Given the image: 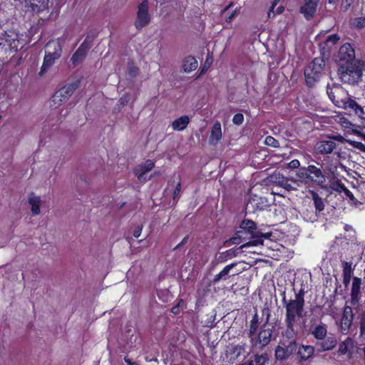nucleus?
I'll return each mask as SVG.
<instances>
[{
  "label": "nucleus",
  "mask_w": 365,
  "mask_h": 365,
  "mask_svg": "<svg viewBox=\"0 0 365 365\" xmlns=\"http://www.w3.org/2000/svg\"><path fill=\"white\" fill-rule=\"evenodd\" d=\"M223 255H226V257H229V259H231L237 256V251L235 249H230L223 252Z\"/></svg>",
  "instance_id": "50"
},
{
  "label": "nucleus",
  "mask_w": 365,
  "mask_h": 365,
  "mask_svg": "<svg viewBox=\"0 0 365 365\" xmlns=\"http://www.w3.org/2000/svg\"><path fill=\"white\" fill-rule=\"evenodd\" d=\"M297 330L294 329L293 333H288V328H286V330L282 334V339H280L278 345L275 348V357L277 360H287L291 355H292L297 351Z\"/></svg>",
  "instance_id": "7"
},
{
  "label": "nucleus",
  "mask_w": 365,
  "mask_h": 365,
  "mask_svg": "<svg viewBox=\"0 0 365 365\" xmlns=\"http://www.w3.org/2000/svg\"><path fill=\"white\" fill-rule=\"evenodd\" d=\"M46 47L48 51L45 53L43 64L38 73L40 76L46 73L55 63L56 61L61 58L63 51L59 38L57 41H49L46 44Z\"/></svg>",
  "instance_id": "8"
},
{
  "label": "nucleus",
  "mask_w": 365,
  "mask_h": 365,
  "mask_svg": "<svg viewBox=\"0 0 365 365\" xmlns=\"http://www.w3.org/2000/svg\"><path fill=\"white\" fill-rule=\"evenodd\" d=\"M309 332L316 339L315 346L319 351H331L336 347V338L331 333L327 334V326L325 324L321 322L316 326H312Z\"/></svg>",
  "instance_id": "6"
},
{
  "label": "nucleus",
  "mask_w": 365,
  "mask_h": 365,
  "mask_svg": "<svg viewBox=\"0 0 365 365\" xmlns=\"http://www.w3.org/2000/svg\"><path fill=\"white\" fill-rule=\"evenodd\" d=\"M20 36L19 31L14 29H0V57L13 56L25 46Z\"/></svg>",
  "instance_id": "3"
},
{
  "label": "nucleus",
  "mask_w": 365,
  "mask_h": 365,
  "mask_svg": "<svg viewBox=\"0 0 365 365\" xmlns=\"http://www.w3.org/2000/svg\"><path fill=\"white\" fill-rule=\"evenodd\" d=\"M311 160L315 162L317 165H308L297 170L295 174L297 181L307 186L316 185L327 188V178L332 177L337 169L333 158L325 156L321 162L315 161L312 158Z\"/></svg>",
  "instance_id": "1"
},
{
  "label": "nucleus",
  "mask_w": 365,
  "mask_h": 365,
  "mask_svg": "<svg viewBox=\"0 0 365 365\" xmlns=\"http://www.w3.org/2000/svg\"><path fill=\"white\" fill-rule=\"evenodd\" d=\"M335 140L344 142V138L341 135L329 136L327 139H322L317 142L314 145L315 151L317 154L323 155L324 157L329 156L330 154H340V149H338Z\"/></svg>",
  "instance_id": "10"
},
{
  "label": "nucleus",
  "mask_w": 365,
  "mask_h": 365,
  "mask_svg": "<svg viewBox=\"0 0 365 365\" xmlns=\"http://www.w3.org/2000/svg\"><path fill=\"white\" fill-rule=\"evenodd\" d=\"M258 232L256 223L250 220L245 219L240 225V230L237 232V237L231 239L232 243L237 244L239 239L242 237L243 235H250L251 240H254Z\"/></svg>",
  "instance_id": "14"
},
{
  "label": "nucleus",
  "mask_w": 365,
  "mask_h": 365,
  "mask_svg": "<svg viewBox=\"0 0 365 365\" xmlns=\"http://www.w3.org/2000/svg\"><path fill=\"white\" fill-rule=\"evenodd\" d=\"M360 333L361 335H365V312L362 313L360 318Z\"/></svg>",
  "instance_id": "48"
},
{
  "label": "nucleus",
  "mask_w": 365,
  "mask_h": 365,
  "mask_svg": "<svg viewBox=\"0 0 365 365\" xmlns=\"http://www.w3.org/2000/svg\"><path fill=\"white\" fill-rule=\"evenodd\" d=\"M198 66L197 61L194 56H187L182 60V69L185 73H190L195 71Z\"/></svg>",
  "instance_id": "29"
},
{
  "label": "nucleus",
  "mask_w": 365,
  "mask_h": 365,
  "mask_svg": "<svg viewBox=\"0 0 365 365\" xmlns=\"http://www.w3.org/2000/svg\"><path fill=\"white\" fill-rule=\"evenodd\" d=\"M350 144L354 148H356L358 150H359L360 151L363 152L365 153V143H361V142H359V141H351L350 142Z\"/></svg>",
  "instance_id": "45"
},
{
  "label": "nucleus",
  "mask_w": 365,
  "mask_h": 365,
  "mask_svg": "<svg viewBox=\"0 0 365 365\" xmlns=\"http://www.w3.org/2000/svg\"><path fill=\"white\" fill-rule=\"evenodd\" d=\"M240 8H236L228 16L226 17L225 21L230 23L235 16L240 12Z\"/></svg>",
  "instance_id": "49"
},
{
  "label": "nucleus",
  "mask_w": 365,
  "mask_h": 365,
  "mask_svg": "<svg viewBox=\"0 0 365 365\" xmlns=\"http://www.w3.org/2000/svg\"><path fill=\"white\" fill-rule=\"evenodd\" d=\"M264 143L267 145L274 148H279L280 146L279 142L271 135L266 137Z\"/></svg>",
  "instance_id": "41"
},
{
  "label": "nucleus",
  "mask_w": 365,
  "mask_h": 365,
  "mask_svg": "<svg viewBox=\"0 0 365 365\" xmlns=\"http://www.w3.org/2000/svg\"><path fill=\"white\" fill-rule=\"evenodd\" d=\"M139 73V68L133 61H129L128 63V75L131 78H135Z\"/></svg>",
  "instance_id": "38"
},
{
  "label": "nucleus",
  "mask_w": 365,
  "mask_h": 365,
  "mask_svg": "<svg viewBox=\"0 0 365 365\" xmlns=\"http://www.w3.org/2000/svg\"><path fill=\"white\" fill-rule=\"evenodd\" d=\"M151 21V15L149 13L148 0H143L138 6L136 18L134 21L135 29L140 31Z\"/></svg>",
  "instance_id": "12"
},
{
  "label": "nucleus",
  "mask_w": 365,
  "mask_h": 365,
  "mask_svg": "<svg viewBox=\"0 0 365 365\" xmlns=\"http://www.w3.org/2000/svg\"><path fill=\"white\" fill-rule=\"evenodd\" d=\"M350 24L352 27L361 30L365 28V16L354 18L351 20Z\"/></svg>",
  "instance_id": "36"
},
{
  "label": "nucleus",
  "mask_w": 365,
  "mask_h": 365,
  "mask_svg": "<svg viewBox=\"0 0 365 365\" xmlns=\"http://www.w3.org/2000/svg\"><path fill=\"white\" fill-rule=\"evenodd\" d=\"M362 280L360 277H354L352 279V284L351 289V303L352 305H356L359 303L361 296V286Z\"/></svg>",
  "instance_id": "18"
},
{
  "label": "nucleus",
  "mask_w": 365,
  "mask_h": 365,
  "mask_svg": "<svg viewBox=\"0 0 365 365\" xmlns=\"http://www.w3.org/2000/svg\"><path fill=\"white\" fill-rule=\"evenodd\" d=\"M229 257H226V255H223V253H222L221 255L219 257V262H224L227 261Z\"/></svg>",
  "instance_id": "58"
},
{
  "label": "nucleus",
  "mask_w": 365,
  "mask_h": 365,
  "mask_svg": "<svg viewBox=\"0 0 365 365\" xmlns=\"http://www.w3.org/2000/svg\"><path fill=\"white\" fill-rule=\"evenodd\" d=\"M189 239V236L188 235H186L182 240L181 242L177 245L175 247H174V250H176L178 249H179L181 246L184 245L185 244H186L187 242V240Z\"/></svg>",
  "instance_id": "54"
},
{
  "label": "nucleus",
  "mask_w": 365,
  "mask_h": 365,
  "mask_svg": "<svg viewBox=\"0 0 365 365\" xmlns=\"http://www.w3.org/2000/svg\"><path fill=\"white\" fill-rule=\"evenodd\" d=\"M344 230L348 232V231H354L353 230V228L351 225H344Z\"/></svg>",
  "instance_id": "60"
},
{
  "label": "nucleus",
  "mask_w": 365,
  "mask_h": 365,
  "mask_svg": "<svg viewBox=\"0 0 365 365\" xmlns=\"http://www.w3.org/2000/svg\"><path fill=\"white\" fill-rule=\"evenodd\" d=\"M272 235V232L262 233L258 231L254 240H250L249 242L243 244L240 248H244L251 246H258L263 245L264 239H269Z\"/></svg>",
  "instance_id": "22"
},
{
  "label": "nucleus",
  "mask_w": 365,
  "mask_h": 365,
  "mask_svg": "<svg viewBox=\"0 0 365 365\" xmlns=\"http://www.w3.org/2000/svg\"><path fill=\"white\" fill-rule=\"evenodd\" d=\"M240 365H255L254 364V361H247L245 363H243L242 364H240Z\"/></svg>",
  "instance_id": "64"
},
{
  "label": "nucleus",
  "mask_w": 365,
  "mask_h": 365,
  "mask_svg": "<svg viewBox=\"0 0 365 365\" xmlns=\"http://www.w3.org/2000/svg\"><path fill=\"white\" fill-rule=\"evenodd\" d=\"M281 297H282V304L284 306L286 303H287V302L289 300V299H287L286 298V292H285V291H284V292H282L281 293Z\"/></svg>",
  "instance_id": "56"
},
{
  "label": "nucleus",
  "mask_w": 365,
  "mask_h": 365,
  "mask_svg": "<svg viewBox=\"0 0 365 365\" xmlns=\"http://www.w3.org/2000/svg\"><path fill=\"white\" fill-rule=\"evenodd\" d=\"M339 41V36L336 34H331L328 36L324 41L327 46H331L336 44Z\"/></svg>",
  "instance_id": "40"
},
{
  "label": "nucleus",
  "mask_w": 365,
  "mask_h": 365,
  "mask_svg": "<svg viewBox=\"0 0 365 365\" xmlns=\"http://www.w3.org/2000/svg\"><path fill=\"white\" fill-rule=\"evenodd\" d=\"M354 341L351 337H347L339 344L338 352L339 354H348L350 358L355 349Z\"/></svg>",
  "instance_id": "20"
},
{
  "label": "nucleus",
  "mask_w": 365,
  "mask_h": 365,
  "mask_svg": "<svg viewBox=\"0 0 365 365\" xmlns=\"http://www.w3.org/2000/svg\"><path fill=\"white\" fill-rule=\"evenodd\" d=\"M80 82L76 81L75 82L68 83L63 86L57 91L55 92L52 96V101L54 104L61 105V103L66 101L73 92L78 88Z\"/></svg>",
  "instance_id": "13"
},
{
  "label": "nucleus",
  "mask_w": 365,
  "mask_h": 365,
  "mask_svg": "<svg viewBox=\"0 0 365 365\" xmlns=\"http://www.w3.org/2000/svg\"><path fill=\"white\" fill-rule=\"evenodd\" d=\"M304 292L300 289L298 293H295L294 299H289L284 307L285 308L284 322L286 328H288V333H293L294 326L297 319L302 317L304 307Z\"/></svg>",
  "instance_id": "4"
},
{
  "label": "nucleus",
  "mask_w": 365,
  "mask_h": 365,
  "mask_svg": "<svg viewBox=\"0 0 365 365\" xmlns=\"http://www.w3.org/2000/svg\"><path fill=\"white\" fill-rule=\"evenodd\" d=\"M229 257H226V255H223V253H222L221 255L219 257V262H224L227 261Z\"/></svg>",
  "instance_id": "59"
},
{
  "label": "nucleus",
  "mask_w": 365,
  "mask_h": 365,
  "mask_svg": "<svg viewBox=\"0 0 365 365\" xmlns=\"http://www.w3.org/2000/svg\"><path fill=\"white\" fill-rule=\"evenodd\" d=\"M190 118L187 115H182L176 118L172 123V127L174 130L181 131L185 130L190 123Z\"/></svg>",
  "instance_id": "30"
},
{
  "label": "nucleus",
  "mask_w": 365,
  "mask_h": 365,
  "mask_svg": "<svg viewBox=\"0 0 365 365\" xmlns=\"http://www.w3.org/2000/svg\"><path fill=\"white\" fill-rule=\"evenodd\" d=\"M269 205L270 203L267 197L252 194L248 199L246 210H249L250 212L264 210L267 207H269Z\"/></svg>",
  "instance_id": "15"
},
{
  "label": "nucleus",
  "mask_w": 365,
  "mask_h": 365,
  "mask_svg": "<svg viewBox=\"0 0 365 365\" xmlns=\"http://www.w3.org/2000/svg\"><path fill=\"white\" fill-rule=\"evenodd\" d=\"M48 0H28L26 6L34 13L43 11L48 7Z\"/></svg>",
  "instance_id": "24"
},
{
  "label": "nucleus",
  "mask_w": 365,
  "mask_h": 365,
  "mask_svg": "<svg viewBox=\"0 0 365 365\" xmlns=\"http://www.w3.org/2000/svg\"><path fill=\"white\" fill-rule=\"evenodd\" d=\"M236 265L237 263H231L230 264L226 265L218 274L215 275L212 279L213 284H216L222 279L225 278V277L229 274L230 271Z\"/></svg>",
  "instance_id": "34"
},
{
  "label": "nucleus",
  "mask_w": 365,
  "mask_h": 365,
  "mask_svg": "<svg viewBox=\"0 0 365 365\" xmlns=\"http://www.w3.org/2000/svg\"><path fill=\"white\" fill-rule=\"evenodd\" d=\"M327 180L329 182L327 183V187L326 189L330 188L331 190L339 193L342 192V191L345 190L346 186L344 183L341 182L340 180L336 178L335 173L330 178H327Z\"/></svg>",
  "instance_id": "27"
},
{
  "label": "nucleus",
  "mask_w": 365,
  "mask_h": 365,
  "mask_svg": "<svg viewBox=\"0 0 365 365\" xmlns=\"http://www.w3.org/2000/svg\"><path fill=\"white\" fill-rule=\"evenodd\" d=\"M123 359H124V361L128 365H140L138 362L132 361L131 359L128 356H125Z\"/></svg>",
  "instance_id": "55"
},
{
  "label": "nucleus",
  "mask_w": 365,
  "mask_h": 365,
  "mask_svg": "<svg viewBox=\"0 0 365 365\" xmlns=\"http://www.w3.org/2000/svg\"><path fill=\"white\" fill-rule=\"evenodd\" d=\"M338 74L343 83L354 85L361 78L362 71L358 66L353 63L346 65L341 63L339 68Z\"/></svg>",
  "instance_id": "11"
},
{
  "label": "nucleus",
  "mask_w": 365,
  "mask_h": 365,
  "mask_svg": "<svg viewBox=\"0 0 365 365\" xmlns=\"http://www.w3.org/2000/svg\"><path fill=\"white\" fill-rule=\"evenodd\" d=\"M342 192H344L345 196L350 200L354 201L355 200L353 193L348 188H346V187H345V190H343Z\"/></svg>",
  "instance_id": "51"
},
{
  "label": "nucleus",
  "mask_w": 365,
  "mask_h": 365,
  "mask_svg": "<svg viewBox=\"0 0 365 365\" xmlns=\"http://www.w3.org/2000/svg\"><path fill=\"white\" fill-rule=\"evenodd\" d=\"M353 316L351 309L350 307H345L341 317L340 327L342 331H346L351 327L352 324Z\"/></svg>",
  "instance_id": "21"
},
{
  "label": "nucleus",
  "mask_w": 365,
  "mask_h": 365,
  "mask_svg": "<svg viewBox=\"0 0 365 365\" xmlns=\"http://www.w3.org/2000/svg\"><path fill=\"white\" fill-rule=\"evenodd\" d=\"M40 197L35 196L31 193L29 197V203L31 206V212L34 215H37L40 213Z\"/></svg>",
  "instance_id": "33"
},
{
  "label": "nucleus",
  "mask_w": 365,
  "mask_h": 365,
  "mask_svg": "<svg viewBox=\"0 0 365 365\" xmlns=\"http://www.w3.org/2000/svg\"><path fill=\"white\" fill-rule=\"evenodd\" d=\"M327 94L331 102L338 108L352 112L359 118L365 120V111L355 100L352 99L348 92L341 86L334 84L327 87Z\"/></svg>",
  "instance_id": "2"
},
{
  "label": "nucleus",
  "mask_w": 365,
  "mask_h": 365,
  "mask_svg": "<svg viewBox=\"0 0 365 365\" xmlns=\"http://www.w3.org/2000/svg\"><path fill=\"white\" fill-rule=\"evenodd\" d=\"M181 191V180H180L178 182L176 187L174 189L173 193V200H178L180 197V192Z\"/></svg>",
  "instance_id": "46"
},
{
  "label": "nucleus",
  "mask_w": 365,
  "mask_h": 365,
  "mask_svg": "<svg viewBox=\"0 0 365 365\" xmlns=\"http://www.w3.org/2000/svg\"><path fill=\"white\" fill-rule=\"evenodd\" d=\"M341 264L343 284L345 287H347L351 279L354 267H352V263L350 262L343 261Z\"/></svg>",
  "instance_id": "23"
},
{
  "label": "nucleus",
  "mask_w": 365,
  "mask_h": 365,
  "mask_svg": "<svg viewBox=\"0 0 365 365\" xmlns=\"http://www.w3.org/2000/svg\"><path fill=\"white\" fill-rule=\"evenodd\" d=\"M280 185L288 191L297 190V187L292 186L289 182V180L285 178H282V180L280 182Z\"/></svg>",
  "instance_id": "43"
},
{
  "label": "nucleus",
  "mask_w": 365,
  "mask_h": 365,
  "mask_svg": "<svg viewBox=\"0 0 365 365\" xmlns=\"http://www.w3.org/2000/svg\"><path fill=\"white\" fill-rule=\"evenodd\" d=\"M233 6V3L232 2H230L228 5H227L224 9H223V12H225L226 11H227L228 9H230L232 6Z\"/></svg>",
  "instance_id": "62"
},
{
  "label": "nucleus",
  "mask_w": 365,
  "mask_h": 365,
  "mask_svg": "<svg viewBox=\"0 0 365 365\" xmlns=\"http://www.w3.org/2000/svg\"><path fill=\"white\" fill-rule=\"evenodd\" d=\"M212 63V56H207L203 66L200 68V72L198 73V74L197 76V78H200V76H203L207 72L208 68L211 66Z\"/></svg>",
  "instance_id": "39"
},
{
  "label": "nucleus",
  "mask_w": 365,
  "mask_h": 365,
  "mask_svg": "<svg viewBox=\"0 0 365 365\" xmlns=\"http://www.w3.org/2000/svg\"><path fill=\"white\" fill-rule=\"evenodd\" d=\"M253 361L255 365H266L269 362L268 354L267 353L256 354Z\"/></svg>",
  "instance_id": "37"
},
{
  "label": "nucleus",
  "mask_w": 365,
  "mask_h": 365,
  "mask_svg": "<svg viewBox=\"0 0 365 365\" xmlns=\"http://www.w3.org/2000/svg\"><path fill=\"white\" fill-rule=\"evenodd\" d=\"M310 193H311V195H312V197L313 200V202H314V205L316 210L318 212H321V211L324 210V203L322 198L315 191L312 190L310 192Z\"/></svg>",
  "instance_id": "35"
},
{
  "label": "nucleus",
  "mask_w": 365,
  "mask_h": 365,
  "mask_svg": "<svg viewBox=\"0 0 365 365\" xmlns=\"http://www.w3.org/2000/svg\"><path fill=\"white\" fill-rule=\"evenodd\" d=\"M319 0H304V4L300 7L299 12L307 20H311L317 11Z\"/></svg>",
  "instance_id": "17"
},
{
  "label": "nucleus",
  "mask_w": 365,
  "mask_h": 365,
  "mask_svg": "<svg viewBox=\"0 0 365 365\" xmlns=\"http://www.w3.org/2000/svg\"><path fill=\"white\" fill-rule=\"evenodd\" d=\"M180 307H178V306H176L175 305L174 307H172L171 309V312L173 313L174 314H178L180 313Z\"/></svg>",
  "instance_id": "57"
},
{
  "label": "nucleus",
  "mask_w": 365,
  "mask_h": 365,
  "mask_svg": "<svg viewBox=\"0 0 365 365\" xmlns=\"http://www.w3.org/2000/svg\"><path fill=\"white\" fill-rule=\"evenodd\" d=\"M287 167L290 169L299 170V168H300L302 166H300V162L299 160L294 159L287 164Z\"/></svg>",
  "instance_id": "47"
},
{
  "label": "nucleus",
  "mask_w": 365,
  "mask_h": 365,
  "mask_svg": "<svg viewBox=\"0 0 365 365\" xmlns=\"http://www.w3.org/2000/svg\"><path fill=\"white\" fill-rule=\"evenodd\" d=\"M262 316H266L264 323L260 326L257 334L256 333L254 336L249 337L252 351L262 350L272 339H275L274 336V327L271 328L267 327L271 316L269 309L268 308H263L262 309Z\"/></svg>",
  "instance_id": "5"
},
{
  "label": "nucleus",
  "mask_w": 365,
  "mask_h": 365,
  "mask_svg": "<svg viewBox=\"0 0 365 365\" xmlns=\"http://www.w3.org/2000/svg\"><path fill=\"white\" fill-rule=\"evenodd\" d=\"M297 356L301 361H306L314 354V348L310 345H302L297 346Z\"/></svg>",
  "instance_id": "28"
},
{
  "label": "nucleus",
  "mask_w": 365,
  "mask_h": 365,
  "mask_svg": "<svg viewBox=\"0 0 365 365\" xmlns=\"http://www.w3.org/2000/svg\"><path fill=\"white\" fill-rule=\"evenodd\" d=\"M283 11H284V7L283 6H279L277 9V14H279L282 13Z\"/></svg>",
  "instance_id": "63"
},
{
  "label": "nucleus",
  "mask_w": 365,
  "mask_h": 365,
  "mask_svg": "<svg viewBox=\"0 0 365 365\" xmlns=\"http://www.w3.org/2000/svg\"><path fill=\"white\" fill-rule=\"evenodd\" d=\"M155 163L151 160H146L144 163L138 165L133 169V173L139 180H141L144 175L152 170Z\"/></svg>",
  "instance_id": "19"
},
{
  "label": "nucleus",
  "mask_w": 365,
  "mask_h": 365,
  "mask_svg": "<svg viewBox=\"0 0 365 365\" xmlns=\"http://www.w3.org/2000/svg\"><path fill=\"white\" fill-rule=\"evenodd\" d=\"M325 61L323 58H314L304 69V78L306 85L312 88L320 78L324 71Z\"/></svg>",
  "instance_id": "9"
},
{
  "label": "nucleus",
  "mask_w": 365,
  "mask_h": 365,
  "mask_svg": "<svg viewBox=\"0 0 365 365\" xmlns=\"http://www.w3.org/2000/svg\"><path fill=\"white\" fill-rule=\"evenodd\" d=\"M259 324L260 322L259 315L257 310L255 309V314L250 322L249 330L247 332L248 337H251L257 333V331L259 327Z\"/></svg>",
  "instance_id": "31"
},
{
  "label": "nucleus",
  "mask_w": 365,
  "mask_h": 365,
  "mask_svg": "<svg viewBox=\"0 0 365 365\" xmlns=\"http://www.w3.org/2000/svg\"><path fill=\"white\" fill-rule=\"evenodd\" d=\"M243 122H244V115L242 113H236L232 118V123L235 125H240L243 123Z\"/></svg>",
  "instance_id": "44"
},
{
  "label": "nucleus",
  "mask_w": 365,
  "mask_h": 365,
  "mask_svg": "<svg viewBox=\"0 0 365 365\" xmlns=\"http://www.w3.org/2000/svg\"><path fill=\"white\" fill-rule=\"evenodd\" d=\"M222 128L219 121H216L211 130L209 142L210 144L216 145L222 139Z\"/></svg>",
  "instance_id": "25"
},
{
  "label": "nucleus",
  "mask_w": 365,
  "mask_h": 365,
  "mask_svg": "<svg viewBox=\"0 0 365 365\" xmlns=\"http://www.w3.org/2000/svg\"><path fill=\"white\" fill-rule=\"evenodd\" d=\"M277 0H275L274 1L272 2V6L268 12L269 18H272L275 16V13L274 12L273 9H274V6L277 5Z\"/></svg>",
  "instance_id": "53"
},
{
  "label": "nucleus",
  "mask_w": 365,
  "mask_h": 365,
  "mask_svg": "<svg viewBox=\"0 0 365 365\" xmlns=\"http://www.w3.org/2000/svg\"><path fill=\"white\" fill-rule=\"evenodd\" d=\"M142 229H143V226L142 225H139L138 227H136L133 231V237H135V238H138L141 235V232H142Z\"/></svg>",
  "instance_id": "52"
},
{
  "label": "nucleus",
  "mask_w": 365,
  "mask_h": 365,
  "mask_svg": "<svg viewBox=\"0 0 365 365\" xmlns=\"http://www.w3.org/2000/svg\"><path fill=\"white\" fill-rule=\"evenodd\" d=\"M184 304V301L182 299H179L178 300V303L176 304V306H178V307H181L182 305Z\"/></svg>",
  "instance_id": "61"
},
{
  "label": "nucleus",
  "mask_w": 365,
  "mask_h": 365,
  "mask_svg": "<svg viewBox=\"0 0 365 365\" xmlns=\"http://www.w3.org/2000/svg\"><path fill=\"white\" fill-rule=\"evenodd\" d=\"M245 346L246 344L245 342H242L241 344H232L228 351L230 359L231 361L237 359L245 351Z\"/></svg>",
  "instance_id": "26"
},
{
  "label": "nucleus",
  "mask_w": 365,
  "mask_h": 365,
  "mask_svg": "<svg viewBox=\"0 0 365 365\" xmlns=\"http://www.w3.org/2000/svg\"><path fill=\"white\" fill-rule=\"evenodd\" d=\"M87 52L85 48L78 47L71 58L73 65L76 66L81 63L85 59Z\"/></svg>",
  "instance_id": "32"
},
{
  "label": "nucleus",
  "mask_w": 365,
  "mask_h": 365,
  "mask_svg": "<svg viewBox=\"0 0 365 365\" xmlns=\"http://www.w3.org/2000/svg\"><path fill=\"white\" fill-rule=\"evenodd\" d=\"M338 57L339 61L344 62L345 64H351L355 58V50L349 43L343 44L339 50Z\"/></svg>",
  "instance_id": "16"
},
{
  "label": "nucleus",
  "mask_w": 365,
  "mask_h": 365,
  "mask_svg": "<svg viewBox=\"0 0 365 365\" xmlns=\"http://www.w3.org/2000/svg\"><path fill=\"white\" fill-rule=\"evenodd\" d=\"M93 40V37L87 36L79 47L85 48L86 50L88 51L91 47Z\"/></svg>",
  "instance_id": "42"
}]
</instances>
